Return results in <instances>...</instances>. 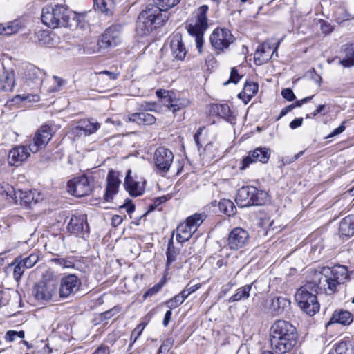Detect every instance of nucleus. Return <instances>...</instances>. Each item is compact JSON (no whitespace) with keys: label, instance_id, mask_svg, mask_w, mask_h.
I'll list each match as a JSON object with an SVG mask.
<instances>
[{"label":"nucleus","instance_id":"nucleus-48","mask_svg":"<svg viewBox=\"0 0 354 354\" xmlns=\"http://www.w3.org/2000/svg\"><path fill=\"white\" fill-rule=\"evenodd\" d=\"M10 300V290L0 287V307L8 305Z\"/></svg>","mask_w":354,"mask_h":354},{"label":"nucleus","instance_id":"nucleus-52","mask_svg":"<svg viewBox=\"0 0 354 354\" xmlns=\"http://www.w3.org/2000/svg\"><path fill=\"white\" fill-rule=\"evenodd\" d=\"M15 100L16 101L20 100L21 101L38 102L39 97L37 95L22 94L16 95Z\"/></svg>","mask_w":354,"mask_h":354},{"label":"nucleus","instance_id":"nucleus-47","mask_svg":"<svg viewBox=\"0 0 354 354\" xmlns=\"http://www.w3.org/2000/svg\"><path fill=\"white\" fill-rule=\"evenodd\" d=\"M25 337L24 331H15V330H8L5 335V339L7 342H12L17 338L23 339Z\"/></svg>","mask_w":354,"mask_h":354},{"label":"nucleus","instance_id":"nucleus-13","mask_svg":"<svg viewBox=\"0 0 354 354\" xmlns=\"http://www.w3.org/2000/svg\"><path fill=\"white\" fill-rule=\"evenodd\" d=\"M81 281L75 274H68L63 277L60 282L59 297L67 298L75 294L80 288Z\"/></svg>","mask_w":354,"mask_h":354},{"label":"nucleus","instance_id":"nucleus-33","mask_svg":"<svg viewBox=\"0 0 354 354\" xmlns=\"http://www.w3.org/2000/svg\"><path fill=\"white\" fill-rule=\"evenodd\" d=\"M0 195L10 203L16 202V192L14 187L6 182L0 183Z\"/></svg>","mask_w":354,"mask_h":354},{"label":"nucleus","instance_id":"nucleus-36","mask_svg":"<svg viewBox=\"0 0 354 354\" xmlns=\"http://www.w3.org/2000/svg\"><path fill=\"white\" fill-rule=\"evenodd\" d=\"M216 111L221 117L225 118L228 122L235 124L236 118L232 115L230 106L226 104L216 105Z\"/></svg>","mask_w":354,"mask_h":354},{"label":"nucleus","instance_id":"nucleus-28","mask_svg":"<svg viewBox=\"0 0 354 354\" xmlns=\"http://www.w3.org/2000/svg\"><path fill=\"white\" fill-rule=\"evenodd\" d=\"M36 37L39 44L43 46H53L57 44L56 35L49 30L38 31Z\"/></svg>","mask_w":354,"mask_h":354},{"label":"nucleus","instance_id":"nucleus-5","mask_svg":"<svg viewBox=\"0 0 354 354\" xmlns=\"http://www.w3.org/2000/svg\"><path fill=\"white\" fill-rule=\"evenodd\" d=\"M57 283L55 279L39 281L32 288L31 294L36 301L45 304L57 296Z\"/></svg>","mask_w":354,"mask_h":354},{"label":"nucleus","instance_id":"nucleus-15","mask_svg":"<svg viewBox=\"0 0 354 354\" xmlns=\"http://www.w3.org/2000/svg\"><path fill=\"white\" fill-rule=\"evenodd\" d=\"M270 156V150L266 147H257L254 150L248 153V155L245 157L242 162L240 169L244 170L249 167L252 163L261 162L266 163Z\"/></svg>","mask_w":354,"mask_h":354},{"label":"nucleus","instance_id":"nucleus-18","mask_svg":"<svg viewBox=\"0 0 354 354\" xmlns=\"http://www.w3.org/2000/svg\"><path fill=\"white\" fill-rule=\"evenodd\" d=\"M121 42V32L119 26H113L108 28L102 35L100 47L112 48Z\"/></svg>","mask_w":354,"mask_h":354},{"label":"nucleus","instance_id":"nucleus-58","mask_svg":"<svg viewBox=\"0 0 354 354\" xmlns=\"http://www.w3.org/2000/svg\"><path fill=\"white\" fill-rule=\"evenodd\" d=\"M225 205V208L223 209L226 214L230 215L234 212V205L230 201H225L220 203V207Z\"/></svg>","mask_w":354,"mask_h":354},{"label":"nucleus","instance_id":"nucleus-27","mask_svg":"<svg viewBox=\"0 0 354 354\" xmlns=\"http://www.w3.org/2000/svg\"><path fill=\"white\" fill-rule=\"evenodd\" d=\"M129 121L135 122L138 124L151 125L156 122V118L145 111L134 113L129 115Z\"/></svg>","mask_w":354,"mask_h":354},{"label":"nucleus","instance_id":"nucleus-14","mask_svg":"<svg viewBox=\"0 0 354 354\" xmlns=\"http://www.w3.org/2000/svg\"><path fill=\"white\" fill-rule=\"evenodd\" d=\"M248 241V232L245 230L237 227L230 232L227 239V246L230 250H236L243 248Z\"/></svg>","mask_w":354,"mask_h":354},{"label":"nucleus","instance_id":"nucleus-2","mask_svg":"<svg viewBox=\"0 0 354 354\" xmlns=\"http://www.w3.org/2000/svg\"><path fill=\"white\" fill-rule=\"evenodd\" d=\"M270 344L277 353L283 354L290 351L297 342L296 328L284 320H277L270 330Z\"/></svg>","mask_w":354,"mask_h":354},{"label":"nucleus","instance_id":"nucleus-39","mask_svg":"<svg viewBox=\"0 0 354 354\" xmlns=\"http://www.w3.org/2000/svg\"><path fill=\"white\" fill-rule=\"evenodd\" d=\"M180 0H153L154 8H158L162 12H167L180 3Z\"/></svg>","mask_w":354,"mask_h":354},{"label":"nucleus","instance_id":"nucleus-59","mask_svg":"<svg viewBox=\"0 0 354 354\" xmlns=\"http://www.w3.org/2000/svg\"><path fill=\"white\" fill-rule=\"evenodd\" d=\"M261 225L266 230H273L274 229V221H270V218H264L261 219Z\"/></svg>","mask_w":354,"mask_h":354},{"label":"nucleus","instance_id":"nucleus-7","mask_svg":"<svg viewBox=\"0 0 354 354\" xmlns=\"http://www.w3.org/2000/svg\"><path fill=\"white\" fill-rule=\"evenodd\" d=\"M204 216L195 214L187 218L186 222L180 223L176 228V239L178 242L188 241L203 221Z\"/></svg>","mask_w":354,"mask_h":354},{"label":"nucleus","instance_id":"nucleus-3","mask_svg":"<svg viewBox=\"0 0 354 354\" xmlns=\"http://www.w3.org/2000/svg\"><path fill=\"white\" fill-rule=\"evenodd\" d=\"M168 20L165 14L158 8L151 6L139 15L137 21V32L142 36L147 35L158 27L162 26Z\"/></svg>","mask_w":354,"mask_h":354},{"label":"nucleus","instance_id":"nucleus-17","mask_svg":"<svg viewBox=\"0 0 354 354\" xmlns=\"http://www.w3.org/2000/svg\"><path fill=\"white\" fill-rule=\"evenodd\" d=\"M67 229L68 232L76 236L88 233L89 227L87 223L86 215L84 214L73 215L68 224Z\"/></svg>","mask_w":354,"mask_h":354},{"label":"nucleus","instance_id":"nucleus-20","mask_svg":"<svg viewBox=\"0 0 354 354\" xmlns=\"http://www.w3.org/2000/svg\"><path fill=\"white\" fill-rule=\"evenodd\" d=\"M279 45V42L277 44L276 47L272 50L268 43L265 42L259 46L254 54L255 64L257 65H261L269 61L272 55L277 51Z\"/></svg>","mask_w":354,"mask_h":354},{"label":"nucleus","instance_id":"nucleus-6","mask_svg":"<svg viewBox=\"0 0 354 354\" xmlns=\"http://www.w3.org/2000/svg\"><path fill=\"white\" fill-rule=\"evenodd\" d=\"M236 201L243 203V206L261 205L267 199V193L255 187L246 186L239 189Z\"/></svg>","mask_w":354,"mask_h":354},{"label":"nucleus","instance_id":"nucleus-60","mask_svg":"<svg viewBox=\"0 0 354 354\" xmlns=\"http://www.w3.org/2000/svg\"><path fill=\"white\" fill-rule=\"evenodd\" d=\"M281 95L283 98L290 102L295 99V95L290 88L283 89L281 91Z\"/></svg>","mask_w":354,"mask_h":354},{"label":"nucleus","instance_id":"nucleus-8","mask_svg":"<svg viewBox=\"0 0 354 354\" xmlns=\"http://www.w3.org/2000/svg\"><path fill=\"white\" fill-rule=\"evenodd\" d=\"M208 6L203 5L198 8L192 14V19L188 26L189 32H204L207 27V12Z\"/></svg>","mask_w":354,"mask_h":354},{"label":"nucleus","instance_id":"nucleus-25","mask_svg":"<svg viewBox=\"0 0 354 354\" xmlns=\"http://www.w3.org/2000/svg\"><path fill=\"white\" fill-rule=\"evenodd\" d=\"M170 48L176 59L183 60L185 58L187 51L180 35H176L171 38Z\"/></svg>","mask_w":354,"mask_h":354},{"label":"nucleus","instance_id":"nucleus-62","mask_svg":"<svg viewBox=\"0 0 354 354\" xmlns=\"http://www.w3.org/2000/svg\"><path fill=\"white\" fill-rule=\"evenodd\" d=\"M100 75H106L108 79L111 80H115L118 78L119 73H113L109 71H102L99 73Z\"/></svg>","mask_w":354,"mask_h":354},{"label":"nucleus","instance_id":"nucleus-31","mask_svg":"<svg viewBox=\"0 0 354 354\" xmlns=\"http://www.w3.org/2000/svg\"><path fill=\"white\" fill-rule=\"evenodd\" d=\"M259 86L254 82H246L242 92L239 94V97L247 104L257 93Z\"/></svg>","mask_w":354,"mask_h":354},{"label":"nucleus","instance_id":"nucleus-23","mask_svg":"<svg viewBox=\"0 0 354 354\" xmlns=\"http://www.w3.org/2000/svg\"><path fill=\"white\" fill-rule=\"evenodd\" d=\"M120 183L118 174L113 171H110L107 176V187L104 196L106 201H109L118 192Z\"/></svg>","mask_w":354,"mask_h":354},{"label":"nucleus","instance_id":"nucleus-34","mask_svg":"<svg viewBox=\"0 0 354 354\" xmlns=\"http://www.w3.org/2000/svg\"><path fill=\"white\" fill-rule=\"evenodd\" d=\"M252 285L253 283H250L238 288L236 290L235 294L230 297L229 302H235L242 299H247L250 297V292Z\"/></svg>","mask_w":354,"mask_h":354},{"label":"nucleus","instance_id":"nucleus-24","mask_svg":"<svg viewBox=\"0 0 354 354\" xmlns=\"http://www.w3.org/2000/svg\"><path fill=\"white\" fill-rule=\"evenodd\" d=\"M15 85V75L13 71L5 70L0 73V91H12Z\"/></svg>","mask_w":354,"mask_h":354},{"label":"nucleus","instance_id":"nucleus-16","mask_svg":"<svg viewBox=\"0 0 354 354\" xmlns=\"http://www.w3.org/2000/svg\"><path fill=\"white\" fill-rule=\"evenodd\" d=\"M32 153L28 146L19 145L11 149L8 153V161L10 165L18 167L26 161Z\"/></svg>","mask_w":354,"mask_h":354},{"label":"nucleus","instance_id":"nucleus-35","mask_svg":"<svg viewBox=\"0 0 354 354\" xmlns=\"http://www.w3.org/2000/svg\"><path fill=\"white\" fill-rule=\"evenodd\" d=\"M21 264V257H16L8 266V268L13 267V278L17 282L20 281L25 270L27 269Z\"/></svg>","mask_w":354,"mask_h":354},{"label":"nucleus","instance_id":"nucleus-26","mask_svg":"<svg viewBox=\"0 0 354 354\" xmlns=\"http://www.w3.org/2000/svg\"><path fill=\"white\" fill-rule=\"evenodd\" d=\"M339 233L342 236L345 237H351L354 235V215H348L341 221Z\"/></svg>","mask_w":354,"mask_h":354},{"label":"nucleus","instance_id":"nucleus-42","mask_svg":"<svg viewBox=\"0 0 354 354\" xmlns=\"http://www.w3.org/2000/svg\"><path fill=\"white\" fill-rule=\"evenodd\" d=\"M39 75H41L40 71L36 68L29 70L26 75L28 84L30 85V83L32 82L36 86L39 87L42 82V79L39 77Z\"/></svg>","mask_w":354,"mask_h":354},{"label":"nucleus","instance_id":"nucleus-51","mask_svg":"<svg viewBox=\"0 0 354 354\" xmlns=\"http://www.w3.org/2000/svg\"><path fill=\"white\" fill-rule=\"evenodd\" d=\"M145 326L146 324L145 323H140L134 328L131 335V340L132 341V343H134L141 335Z\"/></svg>","mask_w":354,"mask_h":354},{"label":"nucleus","instance_id":"nucleus-32","mask_svg":"<svg viewBox=\"0 0 354 354\" xmlns=\"http://www.w3.org/2000/svg\"><path fill=\"white\" fill-rule=\"evenodd\" d=\"M345 57L339 60V64L344 67L354 66V44H346L343 48Z\"/></svg>","mask_w":354,"mask_h":354},{"label":"nucleus","instance_id":"nucleus-57","mask_svg":"<svg viewBox=\"0 0 354 354\" xmlns=\"http://www.w3.org/2000/svg\"><path fill=\"white\" fill-rule=\"evenodd\" d=\"M190 35L195 37L196 46L199 52L201 51L203 45V37L204 32H189Z\"/></svg>","mask_w":354,"mask_h":354},{"label":"nucleus","instance_id":"nucleus-19","mask_svg":"<svg viewBox=\"0 0 354 354\" xmlns=\"http://www.w3.org/2000/svg\"><path fill=\"white\" fill-rule=\"evenodd\" d=\"M20 204L24 207H32L33 205L41 202L44 199L42 194L38 191L26 190L19 191Z\"/></svg>","mask_w":354,"mask_h":354},{"label":"nucleus","instance_id":"nucleus-38","mask_svg":"<svg viewBox=\"0 0 354 354\" xmlns=\"http://www.w3.org/2000/svg\"><path fill=\"white\" fill-rule=\"evenodd\" d=\"M21 23L18 20L9 22L6 26H0V34L11 35L17 32L21 28Z\"/></svg>","mask_w":354,"mask_h":354},{"label":"nucleus","instance_id":"nucleus-11","mask_svg":"<svg viewBox=\"0 0 354 354\" xmlns=\"http://www.w3.org/2000/svg\"><path fill=\"white\" fill-rule=\"evenodd\" d=\"M234 37L227 28H216L210 36V42L214 48L223 50L233 43Z\"/></svg>","mask_w":354,"mask_h":354},{"label":"nucleus","instance_id":"nucleus-54","mask_svg":"<svg viewBox=\"0 0 354 354\" xmlns=\"http://www.w3.org/2000/svg\"><path fill=\"white\" fill-rule=\"evenodd\" d=\"M174 344V339L172 338H167L161 344L159 352L167 353L169 352Z\"/></svg>","mask_w":354,"mask_h":354},{"label":"nucleus","instance_id":"nucleus-9","mask_svg":"<svg viewBox=\"0 0 354 354\" xmlns=\"http://www.w3.org/2000/svg\"><path fill=\"white\" fill-rule=\"evenodd\" d=\"M52 138V129L48 125H42L35 133L32 142L29 144L30 151L35 153L44 148Z\"/></svg>","mask_w":354,"mask_h":354},{"label":"nucleus","instance_id":"nucleus-44","mask_svg":"<svg viewBox=\"0 0 354 354\" xmlns=\"http://www.w3.org/2000/svg\"><path fill=\"white\" fill-rule=\"evenodd\" d=\"M185 295L182 292L175 295L171 299L165 301V304L169 309H174L180 306L186 299Z\"/></svg>","mask_w":354,"mask_h":354},{"label":"nucleus","instance_id":"nucleus-12","mask_svg":"<svg viewBox=\"0 0 354 354\" xmlns=\"http://www.w3.org/2000/svg\"><path fill=\"white\" fill-rule=\"evenodd\" d=\"M68 192L77 197H83L89 194L92 186L88 178L84 176L75 178L68 183Z\"/></svg>","mask_w":354,"mask_h":354},{"label":"nucleus","instance_id":"nucleus-50","mask_svg":"<svg viewBox=\"0 0 354 354\" xmlns=\"http://www.w3.org/2000/svg\"><path fill=\"white\" fill-rule=\"evenodd\" d=\"M56 264L61 266L63 268H73L74 266V261L72 258L67 259H53Z\"/></svg>","mask_w":354,"mask_h":354},{"label":"nucleus","instance_id":"nucleus-21","mask_svg":"<svg viewBox=\"0 0 354 354\" xmlns=\"http://www.w3.org/2000/svg\"><path fill=\"white\" fill-rule=\"evenodd\" d=\"M290 301L283 297H275L268 299L266 307L270 312L275 315L281 314L286 308L290 306Z\"/></svg>","mask_w":354,"mask_h":354},{"label":"nucleus","instance_id":"nucleus-1","mask_svg":"<svg viewBox=\"0 0 354 354\" xmlns=\"http://www.w3.org/2000/svg\"><path fill=\"white\" fill-rule=\"evenodd\" d=\"M348 278V270L344 266L325 267L315 270L310 280L296 292L295 300L299 307L307 315H315L320 308L316 294L319 291L333 294L337 286L344 283Z\"/></svg>","mask_w":354,"mask_h":354},{"label":"nucleus","instance_id":"nucleus-40","mask_svg":"<svg viewBox=\"0 0 354 354\" xmlns=\"http://www.w3.org/2000/svg\"><path fill=\"white\" fill-rule=\"evenodd\" d=\"M94 6L100 12L106 15L111 14L113 8V3L111 0H93Z\"/></svg>","mask_w":354,"mask_h":354},{"label":"nucleus","instance_id":"nucleus-55","mask_svg":"<svg viewBox=\"0 0 354 354\" xmlns=\"http://www.w3.org/2000/svg\"><path fill=\"white\" fill-rule=\"evenodd\" d=\"M241 77L238 74V71L235 68L231 70L230 77L229 80L223 83L224 86L227 85L230 82L237 84Z\"/></svg>","mask_w":354,"mask_h":354},{"label":"nucleus","instance_id":"nucleus-53","mask_svg":"<svg viewBox=\"0 0 354 354\" xmlns=\"http://www.w3.org/2000/svg\"><path fill=\"white\" fill-rule=\"evenodd\" d=\"M162 284L161 283H158L153 286L152 288H149L143 295L144 299L147 297H150L156 294H157L162 288Z\"/></svg>","mask_w":354,"mask_h":354},{"label":"nucleus","instance_id":"nucleus-56","mask_svg":"<svg viewBox=\"0 0 354 354\" xmlns=\"http://www.w3.org/2000/svg\"><path fill=\"white\" fill-rule=\"evenodd\" d=\"M6 223L8 227H11L17 223H23L24 218L20 216L15 215L8 218Z\"/></svg>","mask_w":354,"mask_h":354},{"label":"nucleus","instance_id":"nucleus-22","mask_svg":"<svg viewBox=\"0 0 354 354\" xmlns=\"http://www.w3.org/2000/svg\"><path fill=\"white\" fill-rule=\"evenodd\" d=\"M131 170L129 169L124 180V187L126 190L132 196H138L145 192V183H141L133 180L131 176Z\"/></svg>","mask_w":354,"mask_h":354},{"label":"nucleus","instance_id":"nucleus-49","mask_svg":"<svg viewBox=\"0 0 354 354\" xmlns=\"http://www.w3.org/2000/svg\"><path fill=\"white\" fill-rule=\"evenodd\" d=\"M201 287V283H196L192 285V281H189L185 288L181 291L184 295H185V298L187 299L191 294L196 292Z\"/></svg>","mask_w":354,"mask_h":354},{"label":"nucleus","instance_id":"nucleus-61","mask_svg":"<svg viewBox=\"0 0 354 354\" xmlns=\"http://www.w3.org/2000/svg\"><path fill=\"white\" fill-rule=\"evenodd\" d=\"M345 122H346L344 121L340 124V126L339 127L333 130V131L330 135L328 136L327 138H332V137H334V136H337V135L340 134L341 133H342L345 130V129H346V127L344 126Z\"/></svg>","mask_w":354,"mask_h":354},{"label":"nucleus","instance_id":"nucleus-30","mask_svg":"<svg viewBox=\"0 0 354 354\" xmlns=\"http://www.w3.org/2000/svg\"><path fill=\"white\" fill-rule=\"evenodd\" d=\"M100 127L98 122H94L90 120L83 119L77 122L76 129L82 131L85 135H90L95 133Z\"/></svg>","mask_w":354,"mask_h":354},{"label":"nucleus","instance_id":"nucleus-46","mask_svg":"<svg viewBox=\"0 0 354 354\" xmlns=\"http://www.w3.org/2000/svg\"><path fill=\"white\" fill-rule=\"evenodd\" d=\"M189 104V101L185 98H179L175 96V100L171 104V109L173 113H175L185 107H187Z\"/></svg>","mask_w":354,"mask_h":354},{"label":"nucleus","instance_id":"nucleus-10","mask_svg":"<svg viewBox=\"0 0 354 354\" xmlns=\"http://www.w3.org/2000/svg\"><path fill=\"white\" fill-rule=\"evenodd\" d=\"M174 154L168 149L158 147L153 156V162L157 172L160 174L167 173L173 162Z\"/></svg>","mask_w":354,"mask_h":354},{"label":"nucleus","instance_id":"nucleus-29","mask_svg":"<svg viewBox=\"0 0 354 354\" xmlns=\"http://www.w3.org/2000/svg\"><path fill=\"white\" fill-rule=\"evenodd\" d=\"M353 315L346 310L335 311L328 324L338 323L344 326L349 325L353 322Z\"/></svg>","mask_w":354,"mask_h":354},{"label":"nucleus","instance_id":"nucleus-41","mask_svg":"<svg viewBox=\"0 0 354 354\" xmlns=\"http://www.w3.org/2000/svg\"><path fill=\"white\" fill-rule=\"evenodd\" d=\"M17 257H21V265H23L27 269L31 268L33 267L39 261V256L38 252H32L28 257H24L23 255L18 256Z\"/></svg>","mask_w":354,"mask_h":354},{"label":"nucleus","instance_id":"nucleus-64","mask_svg":"<svg viewBox=\"0 0 354 354\" xmlns=\"http://www.w3.org/2000/svg\"><path fill=\"white\" fill-rule=\"evenodd\" d=\"M93 354H109V351L108 347L101 346L98 347Z\"/></svg>","mask_w":354,"mask_h":354},{"label":"nucleus","instance_id":"nucleus-4","mask_svg":"<svg viewBox=\"0 0 354 354\" xmlns=\"http://www.w3.org/2000/svg\"><path fill=\"white\" fill-rule=\"evenodd\" d=\"M70 11L65 4L45 6L41 12V21L50 28L68 25Z\"/></svg>","mask_w":354,"mask_h":354},{"label":"nucleus","instance_id":"nucleus-45","mask_svg":"<svg viewBox=\"0 0 354 354\" xmlns=\"http://www.w3.org/2000/svg\"><path fill=\"white\" fill-rule=\"evenodd\" d=\"M178 251L173 245V241L171 239L168 243L167 255V267L168 268L176 259Z\"/></svg>","mask_w":354,"mask_h":354},{"label":"nucleus","instance_id":"nucleus-37","mask_svg":"<svg viewBox=\"0 0 354 354\" xmlns=\"http://www.w3.org/2000/svg\"><path fill=\"white\" fill-rule=\"evenodd\" d=\"M156 95L162 100V102L165 106L170 109L171 104L175 100L176 93L172 91L160 89L156 91Z\"/></svg>","mask_w":354,"mask_h":354},{"label":"nucleus","instance_id":"nucleus-43","mask_svg":"<svg viewBox=\"0 0 354 354\" xmlns=\"http://www.w3.org/2000/svg\"><path fill=\"white\" fill-rule=\"evenodd\" d=\"M337 354H354V347L349 341H342L335 348Z\"/></svg>","mask_w":354,"mask_h":354},{"label":"nucleus","instance_id":"nucleus-63","mask_svg":"<svg viewBox=\"0 0 354 354\" xmlns=\"http://www.w3.org/2000/svg\"><path fill=\"white\" fill-rule=\"evenodd\" d=\"M302 123H303V118H296L295 120H293L290 123V127L292 129H295L297 127H299L302 125Z\"/></svg>","mask_w":354,"mask_h":354}]
</instances>
